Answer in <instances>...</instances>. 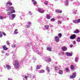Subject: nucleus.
Returning <instances> with one entry per match:
<instances>
[{"instance_id": "nucleus-56", "label": "nucleus", "mask_w": 80, "mask_h": 80, "mask_svg": "<svg viewBox=\"0 0 80 80\" xmlns=\"http://www.w3.org/2000/svg\"><path fill=\"white\" fill-rule=\"evenodd\" d=\"M70 47H71V48H72V47H73V45L71 44L70 45Z\"/></svg>"}, {"instance_id": "nucleus-35", "label": "nucleus", "mask_w": 80, "mask_h": 80, "mask_svg": "<svg viewBox=\"0 0 80 80\" xmlns=\"http://www.w3.org/2000/svg\"><path fill=\"white\" fill-rule=\"evenodd\" d=\"M71 69L73 70L74 68V66L73 65H71L70 67Z\"/></svg>"}, {"instance_id": "nucleus-11", "label": "nucleus", "mask_w": 80, "mask_h": 80, "mask_svg": "<svg viewBox=\"0 0 80 80\" xmlns=\"http://www.w3.org/2000/svg\"><path fill=\"white\" fill-rule=\"evenodd\" d=\"M38 10L39 13H44V10H41L40 9L38 8Z\"/></svg>"}, {"instance_id": "nucleus-55", "label": "nucleus", "mask_w": 80, "mask_h": 80, "mask_svg": "<svg viewBox=\"0 0 80 80\" xmlns=\"http://www.w3.org/2000/svg\"><path fill=\"white\" fill-rule=\"evenodd\" d=\"M55 70H57V69H58V67H55Z\"/></svg>"}, {"instance_id": "nucleus-28", "label": "nucleus", "mask_w": 80, "mask_h": 80, "mask_svg": "<svg viewBox=\"0 0 80 80\" xmlns=\"http://www.w3.org/2000/svg\"><path fill=\"white\" fill-rule=\"evenodd\" d=\"M47 50H48V51H49V52H52V48H47Z\"/></svg>"}, {"instance_id": "nucleus-5", "label": "nucleus", "mask_w": 80, "mask_h": 80, "mask_svg": "<svg viewBox=\"0 0 80 80\" xmlns=\"http://www.w3.org/2000/svg\"><path fill=\"white\" fill-rule=\"evenodd\" d=\"M10 5H12V3L10 2H7L6 4V8H8V7H9V6H10Z\"/></svg>"}, {"instance_id": "nucleus-45", "label": "nucleus", "mask_w": 80, "mask_h": 80, "mask_svg": "<svg viewBox=\"0 0 80 80\" xmlns=\"http://www.w3.org/2000/svg\"><path fill=\"white\" fill-rule=\"evenodd\" d=\"M73 5H74V6H76V5H77V2H73Z\"/></svg>"}, {"instance_id": "nucleus-60", "label": "nucleus", "mask_w": 80, "mask_h": 80, "mask_svg": "<svg viewBox=\"0 0 80 80\" xmlns=\"http://www.w3.org/2000/svg\"><path fill=\"white\" fill-rule=\"evenodd\" d=\"M8 80H12V79H10V78H8Z\"/></svg>"}, {"instance_id": "nucleus-14", "label": "nucleus", "mask_w": 80, "mask_h": 80, "mask_svg": "<svg viewBox=\"0 0 80 80\" xmlns=\"http://www.w3.org/2000/svg\"><path fill=\"white\" fill-rule=\"evenodd\" d=\"M62 49L63 51H66L67 50V48L66 47H62Z\"/></svg>"}, {"instance_id": "nucleus-52", "label": "nucleus", "mask_w": 80, "mask_h": 80, "mask_svg": "<svg viewBox=\"0 0 80 80\" xmlns=\"http://www.w3.org/2000/svg\"><path fill=\"white\" fill-rule=\"evenodd\" d=\"M6 56H8L9 55V53H6Z\"/></svg>"}, {"instance_id": "nucleus-38", "label": "nucleus", "mask_w": 80, "mask_h": 80, "mask_svg": "<svg viewBox=\"0 0 80 80\" xmlns=\"http://www.w3.org/2000/svg\"><path fill=\"white\" fill-rule=\"evenodd\" d=\"M73 23H77V21L75 20H73Z\"/></svg>"}, {"instance_id": "nucleus-62", "label": "nucleus", "mask_w": 80, "mask_h": 80, "mask_svg": "<svg viewBox=\"0 0 80 80\" xmlns=\"http://www.w3.org/2000/svg\"><path fill=\"white\" fill-rule=\"evenodd\" d=\"M39 55H41V54H40V53H39Z\"/></svg>"}, {"instance_id": "nucleus-34", "label": "nucleus", "mask_w": 80, "mask_h": 80, "mask_svg": "<svg viewBox=\"0 0 80 80\" xmlns=\"http://www.w3.org/2000/svg\"><path fill=\"white\" fill-rule=\"evenodd\" d=\"M28 25L31 26V25H32V22H28Z\"/></svg>"}, {"instance_id": "nucleus-59", "label": "nucleus", "mask_w": 80, "mask_h": 80, "mask_svg": "<svg viewBox=\"0 0 80 80\" xmlns=\"http://www.w3.org/2000/svg\"><path fill=\"white\" fill-rule=\"evenodd\" d=\"M28 52H27V53L26 54V55H28Z\"/></svg>"}, {"instance_id": "nucleus-24", "label": "nucleus", "mask_w": 80, "mask_h": 80, "mask_svg": "<svg viewBox=\"0 0 80 80\" xmlns=\"http://www.w3.org/2000/svg\"><path fill=\"white\" fill-rule=\"evenodd\" d=\"M58 73L60 75H62L63 73V71H62V70H60L58 72Z\"/></svg>"}, {"instance_id": "nucleus-44", "label": "nucleus", "mask_w": 80, "mask_h": 80, "mask_svg": "<svg viewBox=\"0 0 80 80\" xmlns=\"http://www.w3.org/2000/svg\"><path fill=\"white\" fill-rule=\"evenodd\" d=\"M47 69L48 72H50V70L49 69V68H48V67H47Z\"/></svg>"}, {"instance_id": "nucleus-30", "label": "nucleus", "mask_w": 80, "mask_h": 80, "mask_svg": "<svg viewBox=\"0 0 80 80\" xmlns=\"http://www.w3.org/2000/svg\"><path fill=\"white\" fill-rule=\"evenodd\" d=\"M76 41L77 42H80V38L78 37Z\"/></svg>"}, {"instance_id": "nucleus-51", "label": "nucleus", "mask_w": 80, "mask_h": 80, "mask_svg": "<svg viewBox=\"0 0 80 80\" xmlns=\"http://www.w3.org/2000/svg\"><path fill=\"white\" fill-rule=\"evenodd\" d=\"M66 71H67V72H68V68H66L65 69Z\"/></svg>"}, {"instance_id": "nucleus-21", "label": "nucleus", "mask_w": 80, "mask_h": 80, "mask_svg": "<svg viewBox=\"0 0 80 80\" xmlns=\"http://www.w3.org/2000/svg\"><path fill=\"white\" fill-rule=\"evenodd\" d=\"M28 78V76H24L23 77V80H25V79H24V78H25V79H26V80H27L28 79V78Z\"/></svg>"}, {"instance_id": "nucleus-64", "label": "nucleus", "mask_w": 80, "mask_h": 80, "mask_svg": "<svg viewBox=\"0 0 80 80\" xmlns=\"http://www.w3.org/2000/svg\"><path fill=\"white\" fill-rule=\"evenodd\" d=\"M33 50H34V49L33 48Z\"/></svg>"}, {"instance_id": "nucleus-40", "label": "nucleus", "mask_w": 80, "mask_h": 80, "mask_svg": "<svg viewBox=\"0 0 80 80\" xmlns=\"http://www.w3.org/2000/svg\"><path fill=\"white\" fill-rule=\"evenodd\" d=\"M57 17V18H58V19H60V18H62V17H60L59 16H58Z\"/></svg>"}, {"instance_id": "nucleus-4", "label": "nucleus", "mask_w": 80, "mask_h": 80, "mask_svg": "<svg viewBox=\"0 0 80 80\" xmlns=\"http://www.w3.org/2000/svg\"><path fill=\"white\" fill-rule=\"evenodd\" d=\"M43 59H44V60L46 61V62H51V58H48L47 57L43 58Z\"/></svg>"}, {"instance_id": "nucleus-43", "label": "nucleus", "mask_w": 80, "mask_h": 80, "mask_svg": "<svg viewBox=\"0 0 80 80\" xmlns=\"http://www.w3.org/2000/svg\"><path fill=\"white\" fill-rule=\"evenodd\" d=\"M51 21H52V22H54L55 19L53 18H52L51 19Z\"/></svg>"}, {"instance_id": "nucleus-46", "label": "nucleus", "mask_w": 80, "mask_h": 80, "mask_svg": "<svg viewBox=\"0 0 80 80\" xmlns=\"http://www.w3.org/2000/svg\"><path fill=\"white\" fill-rule=\"evenodd\" d=\"M77 23H80V19H78L77 21Z\"/></svg>"}, {"instance_id": "nucleus-27", "label": "nucleus", "mask_w": 80, "mask_h": 80, "mask_svg": "<svg viewBox=\"0 0 80 80\" xmlns=\"http://www.w3.org/2000/svg\"><path fill=\"white\" fill-rule=\"evenodd\" d=\"M78 57H77L75 58V62H78Z\"/></svg>"}, {"instance_id": "nucleus-32", "label": "nucleus", "mask_w": 80, "mask_h": 80, "mask_svg": "<svg viewBox=\"0 0 80 80\" xmlns=\"http://www.w3.org/2000/svg\"><path fill=\"white\" fill-rule=\"evenodd\" d=\"M23 17H24V15H22L20 17V19L21 20H22V19H23Z\"/></svg>"}, {"instance_id": "nucleus-39", "label": "nucleus", "mask_w": 80, "mask_h": 80, "mask_svg": "<svg viewBox=\"0 0 80 80\" xmlns=\"http://www.w3.org/2000/svg\"><path fill=\"white\" fill-rule=\"evenodd\" d=\"M80 5V3H79V2H76V6H79Z\"/></svg>"}, {"instance_id": "nucleus-22", "label": "nucleus", "mask_w": 80, "mask_h": 80, "mask_svg": "<svg viewBox=\"0 0 80 80\" xmlns=\"http://www.w3.org/2000/svg\"><path fill=\"white\" fill-rule=\"evenodd\" d=\"M77 10L75 9H73V13H74V14H76L77 13Z\"/></svg>"}, {"instance_id": "nucleus-6", "label": "nucleus", "mask_w": 80, "mask_h": 80, "mask_svg": "<svg viewBox=\"0 0 80 80\" xmlns=\"http://www.w3.org/2000/svg\"><path fill=\"white\" fill-rule=\"evenodd\" d=\"M76 77V72H74L72 75L70 77V78H74Z\"/></svg>"}, {"instance_id": "nucleus-54", "label": "nucleus", "mask_w": 80, "mask_h": 80, "mask_svg": "<svg viewBox=\"0 0 80 80\" xmlns=\"http://www.w3.org/2000/svg\"><path fill=\"white\" fill-rule=\"evenodd\" d=\"M50 28H52V27H53V25H50Z\"/></svg>"}, {"instance_id": "nucleus-53", "label": "nucleus", "mask_w": 80, "mask_h": 80, "mask_svg": "<svg viewBox=\"0 0 80 80\" xmlns=\"http://www.w3.org/2000/svg\"><path fill=\"white\" fill-rule=\"evenodd\" d=\"M2 33H3V35H4V36H5V35H6V34H5V33L2 32Z\"/></svg>"}, {"instance_id": "nucleus-2", "label": "nucleus", "mask_w": 80, "mask_h": 80, "mask_svg": "<svg viewBox=\"0 0 80 80\" xmlns=\"http://www.w3.org/2000/svg\"><path fill=\"white\" fill-rule=\"evenodd\" d=\"M14 10V7L12 6L8 7L7 8L6 11L8 12V11H13Z\"/></svg>"}, {"instance_id": "nucleus-48", "label": "nucleus", "mask_w": 80, "mask_h": 80, "mask_svg": "<svg viewBox=\"0 0 80 80\" xmlns=\"http://www.w3.org/2000/svg\"><path fill=\"white\" fill-rule=\"evenodd\" d=\"M72 43L74 45H75V44H76V42H75V41H74L72 42Z\"/></svg>"}, {"instance_id": "nucleus-15", "label": "nucleus", "mask_w": 80, "mask_h": 80, "mask_svg": "<svg viewBox=\"0 0 80 80\" xmlns=\"http://www.w3.org/2000/svg\"><path fill=\"white\" fill-rule=\"evenodd\" d=\"M64 2V4L66 6H68V0H65Z\"/></svg>"}, {"instance_id": "nucleus-18", "label": "nucleus", "mask_w": 80, "mask_h": 80, "mask_svg": "<svg viewBox=\"0 0 80 80\" xmlns=\"http://www.w3.org/2000/svg\"><path fill=\"white\" fill-rule=\"evenodd\" d=\"M3 50H7L8 48L6 47V46L4 45L2 47Z\"/></svg>"}, {"instance_id": "nucleus-58", "label": "nucleus", "mask_w": 80, "mask_h": 80, "mask_svg": "<svg viewBox=\"0 0 80 80\" xmlns=\"http://www.w3.org/2000/svg\"><path fill=\"white\" fill-rule=\"evenodd\" d=\"M30 70H31V71H32V70H33V68H32V67H31Z\"/></svg>"}, {"instance_id": "nucleus-9", "label": "nucleus", "mask_w": 80, "mask_h": 80, "mask_svg": "<svg viewBox=\"0 0 80 80\" xmlns=\"http://www.w3.org/2000/svg\"><path fill=\"white\" fill-rule=\"evenodd\" d=\"M15 13V10L10 11L8 13V15H11L12 13Z\"/></svg>"}, {"instance_id": "nucleus-25", "label": "nucleus", "mask_w": 80, "mask_h": 80, "mask_svg": "<svg viewBox=\"0 0 80 80\" xmlns=\"http://www.w3.org/2000/svg\"><path fill=\"white\" fill-rule=\"evenodd\" d=\"M62 18H63V20H64V21L68 20V18H67L66 17H62Z\"/></svg>"}, {"instance_id": "nucleus-19", "label": "nucleus", "mask_w": 80, "mask_h": 80, "mask_svg": "<svg viewBox=\"0 0 80 80\" xmlns=\"http://www.w3.org/2000/svg\"><path fill=\"white\" fill-rule=\"evenodd\" d=\"M14 34H18V30L17 29H15L14 32Z\"/></svg>"}, {"instance_id": "nucleus-37", "label": "nucleus", "mask_w": 80, "mask_h": 80, "mask_svg": "<svg viewBox=\"0 0 80 80\" xmlns=\"http://www.w3.org/2000/svg\"><path fill=\"white\" fill-rule=\"evenodd\" d=\"M44 4L45 5H48V2L45 1L44 2Z\"/></svg>"}, {"instance_id": "nucleus-16", "label": "nucleus", "mask_w": 80, "mask_h": 80, "mask_svg": "<svg viewBox=\"0 0 80 80\" xmlns=\"http://www.w3.org/2000/svg\"><path fill=\"white\" fill-rule=\"evenodd\" d=\"M38 72L40 73H42L45 72V70H40L38 71Z\"/></svg>"}, {"instance_id": "nucleus-8", "label": "nucleus", "mask_w": 80, "mask_h": 80, "mask_svg": "<svg viewBox=\"0 0 80 80\" xmlns=\"http://www.w3.org/2000/svg\"><path fill=\"white\" fill-rule=\"evenodd\" d=\"M75 38H76V35H75V34H73L70 37V39H71L72 40H73V39H75Z\"/></svg>"}, {"instance_id": "nucleus-23", "label": "nucleus", "mask_w": 80, "mask_h": 80, "mask_svg": "<svg viewBox=\"0 0 80 80\" xmlns=\"http://www.w3.org/2000/svg\"><path fill=\"white\" fill-rule=\"evenodd\" d=\"M45 28L46 30H48L49 28V25H46L45 26Z\"/></svg>"}, {"instance_id": "nucleus-36", "label": "nucleus", "mask_w": 80, "mask_h": 80, "mask_svg": "<svg viewBox=\"0 0 80 80\" xmlns=\"http://www.w3.org/2000/svg\"><path fill=\"white\" fill-rule=\"evenodd\" d=\"M58 36L60 38H61V37H62V34H61V33H59L58 34Z\"/></svg>"}, {"instance_id": "nucleus-7", "label": "nucleus", "mask_w": 80, "mask_h": 80, "mask_svg": "<svg viewBox=\"0 0 80 80\" xmlns=\"http://www.w3.org/2000/svg\"><path fill=\"white\" fill-rule=\"evenodd\" d=\"M6 68H7L8 70H9L11 69L12 67L10 66V65L8 64H7L6 65Z\"/></svg>"}, {"instance_id": "nucleus-31", "label": "nucleus", "mask_w": 80, "mask_h": 80, "mask_svg": "<svg viewBox=\"0 0 80 80\" xmlns=\"http://www.w3.org/2000/svg\"><path fill=\"white\" fill-rule=\"evenodd\" d=\"M3 34H2V32L0 31V38L2 37Z\"/></svg>"}, {"instance_id": "nucleus-63", "label": "nucleus", "mask_w": 80, "mask_h": 80, "mask_svg": "<svg viewBox=\"0 0 80 80\" xmlns=\"http://www.w3.org/2000/svg\"><path fill=\"white\" fill-rule=\"evenodd\" d=\"M55 0V1H57V0Z\"/></svg>"}, {"instance_id": "nucleus-47", "label": "nucleus", "mask_w": 80, "mask_h": 80, "mask_svg": "<svg viewBox=\"0 0 80 80\" xmlns=\"http://www.w3.org/2000/svg\"><path fill=\"white\" fill-rule=\"evenodd\" d=\"M29 15H32V12L31 11H29Z\"/></svg>"}, {"instance_id": "nucleus-17", "label": "nucleus", "mask_w": 80, "mask_h": 80, "mask_svg": "<svg viewBox=\"0 0 80 80\" xmlns=\"http://www.w3.org/2000/svg\"><path fill=\"white\" fill-rule=\"evenodd\" d=\"M41 68H42V65H38L36 68V70H38V69H40Z\"/></svg>"}, {"instance_id": "nucleus-10", "label": "nucleus", "mask_w": 80, "mask_h": 80, "mask_svg": "<svg viewBox=\"0 0 80 80\" xmlns=\"http://www.w3.org/2000/svg\"><path fill=\"white\" fill-rule=\"evenodd\" d=\"M66 54L68 57H72V56L73 55L72 53L68 52H66Z\"/></svg>"}, {"instance_id": "nucleus-42", "label": "nucleus", "mask_w": 80, "mask_h": 80, "mask_svg": "<svg viewBox=\"0 0 80 80\" xmlns=\"http://www.w3.org/2000/svg\"><path fill=\"white\" fill-rule=\"evenodd\" d=\"M7 45H10V42L9 41H7L6 42Z\"/></svg>"}, {"instance_id": "nucleus-13", "label": "nucleus", "mask_w": 80, "mask_h": 80, "mask_svg": "<svg viewBox=\"0 0 80 80\" xmlns=\"http://www.w3.org/2000/svg\"><path fill=\"white\" fill-rule=\"evenodd\" d=\"M55 11L57 13H61L62 12V11L60 9H56Z\"/></svg>"}, {"instance_id": "nucleus-49", "label": "nucleus", "mask_w": 80, "mask_h": 80, "mask_svg": "<svg viewBox=\"0 0 80 80\" xmlns=\"http://www.w3.org/2000/svg\"><path fill=\"white\" fill-rule=\"evenodd\" d=\"M16 47V46H15V45L13 44V45L12 46V47L13 48H15Z\"/></svg>"}, {"instance_id": "nucleus-20", "label": "nucleus", "mask_w": 80, "mask_h": 80, "mask_svg": "<svg viewBox=\"0 0 80 80\" xmlns=\"http://www.w3.org/2000/svg\"><path fill=\"white\" fill-rule=\"evenodd\" d=\"M74 33H79V30L76 29L74 31Z\"/></svg>"}, {"instance_id": "nucleus-26", "label": "nucleus", "mask_w": 80, "mask_h": 80, "mask_svg": "<svg viewBox=\"0 0 80 80\" xmlns=\"http://www.w3.org/2000/svg\"><path fill=\"white\" fill-rule=\"evenodd\" d=\"M32 2H33V5H36L37 2L35 0H32Z\"/></svg>"}, {"instance_id": "nucleus-33", "label": "nucleus", "mask_w": 80, "mask_h": 80, "mask_svg": "<svg viewBox=\"0 0 80 80\" xmlns=\"http://www.w3.org/2000/svg\"><path fill=\"white\" fill-rule=\"evenodd\" d=\"M6 18V17H5L4 18L2 16H0V19H1V20H3V18Z\"/></svg>"}, {"instance_id": "nucleus-57", "label": "nucleus", "mask_w": 80, "mask_h": 80, "mask_svg": "<svg viewBox=\"0 0 80 80\" xmlns=\"http://www.w3.org/2000/svg\"><path fill=\"white\" fill-rule=\"evenodd\" d=\"M20 62L21 63H22L23 62V60H21Z\"/></svg>"}, {"instance_id": "nucleus-12", "label": "nucleus", "mask_w": 80, "mask_h": 80, "mask_svg": "<svg viewBox=\"0 0 80 80\" xmlns=\"http://www.w3.org/2000/svg\"><path fill=\"white\" fill-rule=\"evenodd\" d=\"M16 16V15L15 14H12L11 16V17H12V18H10V20H13L14 19V18Z\"/></svg>"}, {"instance_id": "nucleus-3", "label": "nucleus", "mask_w": 80, "mask_h": 80, "mask_svg": "<svg viewBox=\"0 0 80 80\" xmlns=\"http://www.w3.org/2000/svg\"><path fill=\"white\" fill-rule=\"evenodd\" d=\"M54 38L56 42H59L60 41V38L58 36H56L54 37Z\"/></svg>"}, {"instance_id": "nucleus-29", "label": "nucleus", "mask_w": 80, "mask_h": 80, "mask_svg": "<svg viewBox=\"0 0 80 80\" xmlns=\"http://www.w3.org/2000/svg\"><path fill=\"white\" fill-rule=\"evenodd\" d=\"M46 18L47 19H50V15L48 14L47 15Z\"/></svg>"}, {"instance_id": "nucleus-41", "label": "nucleus", "mask_w": 80, "mask_h": 80, "mask_svg": "<svg viewBox=\"0 0 80 80\" xmlns=\"http://www.w3.org/2000/svg\"><path fill=\"white\" fill-rule=\"evenodd\" d=\"M58 24H62V22L60 21H59L58 22Z\"/></svg>"}, {"instance_id": "nucleus-1", "label": "nucleus", "mask_w": 80, "mask_h": 80, "mask_svg": "<svg viewBox=\"0 0 80 80\" xmlns=\"http://www.w3.org/2000/svg\"><path fill=\"white\" fill-rule=\"evenodd\" d=\"M16 55H13L12 56V58L13 59V64L14 65L15 69H17L19 68V63L18 61L17 60H14V58H15Z\"/></svg>"}, {"instance_id": "nucleus-50", "label": "nucleus", "mask_w": 80, "mask_h": 80, "mask_svg": "<svg viewBox=\"0 0 80 80\" xmlns=\"http://www.w3.org/2000/svg\"><path fill=\"white\" fill-rule=\"evenodd\" d=\"M30 26L29 25H26V27L27 28H29V27H30Z\"/></svg>"}, {"instance_id": "nucleus-61", "label": "nucleus", "mask_w": 80, "mask_h": 80, "mask_svg": "<svg viewBox=\"0 0 80 80\" xmlns=\"http://www.w3.org/2000/svg\"><path fill=\"white\" fill-rule=\"evenodd\" d=\"M25 47L26 48H27V47H28V46H25Z\"/></svg>"}]
</instances>
